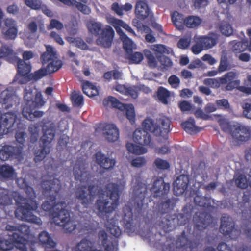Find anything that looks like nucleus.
<instances>
[{
  "label": "nucleus",
  "mask_w": 251,
  "mask_h": 251,
  "mask_svg": "<svg viewBox=\"0 0 251 251\" xmlns=\"http://www.w3.org/2000/svg\"><path fill=\"white\" fill-rule=\"evenodd\" d=\"M170 184L165 183L162 177L157 178L154 181L151 191L154 193V197H159L157 205V214L159 217L158 225L166 233L169 232L176 228L177 226L187 225L181 235L178 236L176 246L173 243L168 244L166 247L167 251H193L197 248L199 242L191 240L192 226L189 221L191 219L195 208L191 204H187L182 209V212L176 215H171L169 212L175 205L173 200L167 199V195L170 191Z\"/></svg>",
  "instance_id": "obj_1"
},
{
  "label": "nucleus",
  "mask_w": 251,
  "mask_h": 251,
  "mask_svg": "<svg viewBox=\"0 0 251 251\" xmlns=\"http://www.w3.org/2000/svg\"><path fill=\"white\" fill-rule=\"evenodd\" d=\"M19 187L25 190L28 198H25L17 191L13 192V197L18 207L15 211V216L23 221L40 226L41 219L33 214L32 212L37 210L38 204L35 199L36 194L34 189L29 186L25 178H19L17 180Z\"/></svg>",
  "instance_id": "obj_2"
},
{
  "label": "nucleus",
  "mask_w": 251,
  "mask_h": 251,
  "mask_svg": "<svg viewBox=\"0 0 251 251\" xmlns=\"http://www.w3.org/2000/svg\"><path fill=\"white\" fill-rule=\"evenodd\" d=\"M43 194L47 201L41 205L42 208L46 211H50L53 209L51 213L52 222L53 223V214L55 211H59L62 208L66 209L67 204L60 194L61 185L57 179L54 178L51 180H44L42 182Z\"/></svg>",
  "instance_id": "obj_3"
},
{
  "label": "nucleus",
  "mask_w": 251,
  "mask_h": 251,
  "mask_svg": "<svg viewBox=\"0 0 251 251\" xmlns=\"http://www.w3.org/2000/svg\"><path fill=\"white\" fill-rule=\"evenodd\" d=\"M147 193V185L138 181L133 186L132 196L130 202L131 207L125 206L123 209V220L126 224L130 225L133 220V213L139 215L144 212L148 208V203L145 202Z\"/></svg>",
  "instance_id": "obj_4"
},
{
  "label": "nucleus",
  "mask_w": 251,
  "mask_h": 251,
  "mask_svg": "<svg viewBox=\"0 0 251 251\" xmlns=\"http://www.w3.org/2000/svg\"><path fill=\"white\" fill-rule=\"evenodd\" d=\"M105 191L101 194L104 195L105 193L109 199L99 198L95 203L96 209L98 211L99 217L112 212L119 203L120 196L119 186L116 183H110L105 186Z\"/></svg>",
  "instance_id": "obj_5"
},
{
  "label": "nucleus",
  "mask_w": 251,
  "mask_h": 251,
  "mask_svg": "<svg viewBox=\"0 0 251 251\" xmlns=\"http://www.w3.org/2000/svg\"><path fill=\"white\" fill-rule=\"evenodd\" d=\"M102 25L100 22H91L87 25L89 31L98 38L96 43L104 48L111 47L115 32L113 28L109 25H106L102 28Z\"/></svg>",
  "instance_id": "obj_6"
},
{
  "label": "nucleus",
  "mask_w": 251,
  "mask_h": 251,
  "mask_svg": "<svg viewBox=\"0 0 251 251\" xmlns=\"http://www.w3.org/2000/svg\"><path fill=\"white\" fill-rule=\"evenodd\" d=\"M43 135L41 138L42 145L35 150L34 158L35 162H40L50 153L51 146L50 144L54 139L55 130L53 127L45 126L43 127Z\"/></svg>",
  "instance_id": "obj_7"
},
{
  "label": "nucleus",
  "mask_w": 251,
  "mask_h": 251,
  "mask_svg": "<svg viewBox=\"0 0 251 251\" xmlns=\"http://www.w3.org/2000/svg\"><path fill=\"white\" fill-rule=\"evenodd\" d=\"M98 189V186L94 184L80 186L76 189L75 198L84 208H88L93 203Z\"/></svg>",
  "instance_id": "obj_8"
},
{
  "label": "nucleus",
  "mask_w": 251,
  "mask_h": 251,
  "mask_svg": "<svg viewBox=\"0 0 251 251\" xmlns=\"http://www.w3.org/2000/svg\"><path fill=\"white\" fill-rule=\"evenodd\" d=\"M30 233V227L25 224L17 226V232H13L9 239L12 244L20 251H28L26 247L27 240L24 236H28Z\"/></svg>",
  "instance_id": "obj_9"
},
{
  "label": "nucleus",
  "mask_w": 251,
  "mask_h": 251,
  "mask_svg": "<svg viewBox=\"0 0 251 251\" xmlns=\"http://www.w3.org/2000/svg\"><path fill=\"white\" fill-rule=\"evenodd\" d=\"M53 223L55 225L62 226L66 233H71L76 228V225L70 220V213L66 209L55 211L53 214Z\"/></svg>",
  "instance_id": "obj_10"
},
{
  "label": "nucleus",
  "mask_w": 251,
  "mask_h": 251,
  "mask_svg": "<svg viewBox=\"0 0 251 251\" xmlns=\"http://www.w3.org/2000/svg\"><path fill=\"white\" fill-rule=\"evenodd\" d=\"M220 231L225 236H228L232 239H236L240 234V231L235 227V224L231 217L224 215L221 218Z\"/></svg>",
  "instance_id": "obj_11"
},
{
  "label": "nucleus",
  "mask_w": 251,
  "mask_h": 251,
  "mask_svg": "<svg viewBox=\"0 0 251 251\" xmlns=\"http://www.w3.org/2000/svg\"><path fill=\"white\" fill-rule=\"evenodd\" d=\"M17 119L15 112H8L2 114L0 111V135L7 134L11 131Z\"/></svg>",
  "instance_id": "obj_12"
},
{
  "label": "nucleus",
  "mask_w": 251,
  "mask_h": 251,
  "mask_svg": "<svg viewBox=\"0 0 251 251\" xmlns=\"http://www.w3.org/2000/svg\"><path fill=\"white\" fill-rule=\"evenodd\" d=\"M213 220V217L208 212H195L193 216L194 230L202 231L209 226Z\"/></svg>",
  "instance_id": "obj_13"
},
{
  "label": "nucleus",
  "mask_w": 251,
  "mask_h": 251,
  "mask_svg": "<svg viewBox=\"0 0 251 251\" xmlns=\"http://www.w3.org/2000/svg\"><path fill=\"white\" fill-rule=\"evenodd\" d=\"M98 128L102 131L103 136L109 142H116L119 138V129L113 124L100 123Z\"/></svg>",
  "instance_id": "obj_14"
},
{
  "label": "nucleus",
  "mask_w": 251,
  "mask_h": 251,
  "mask_svg": "<svg viewBox=\"0 0 251 251\" xmlns=\"http://www.w3.org/2000/svg\"><path fill=\"white\" fill-rule=\"evenodd\" d=\"M231 136L237 143L247 142L251 137V129L248 126L236 123V126L232 133Z\"/></svg>",
  "instance_id": "obj_15"
},
{
  "label": "nucleus",
  "mask_w": 251,
  "mask_h": 251,
  "mask_svg": "<svg viewBox=\"0 0 251 251\" xmlns=\"http://www.w3.org/2000/svg\"><path fill=\"white\" fill-rule=\"evenodd\" d=\"M24 97L25 103L24 106L40 108L43 106L46 102L40 92L37 93L34 97L32 91H26Z\"/></svg>",
  "instance_id": "obj_16"
},
{
  "label": "nucleus",
  "mask_w": 251,
  "mask_h": 251,
  "mask_svg": "<svg viewBox=\"0 0 251 251\" xmlns=\"http://www.w3.org/2000/svg\"><path fill=\"white\" fill-rule=\"evenodd\" d=\"M22 147L10 145H4L0 147V159L6 161L12 158H18L22 156Z\"/></svg>",
  "instance_id": "obj_17"
},
{
  "label": "nucleus",
  "mask_w": 251,
  "mask_h": 251,
  "mask_svg": "<svg viewBox=\"0 0 251 251\" xmlns=\"http://www.w3.org/2000/svg\"><path fill=\"white\" fill-rule=\"evenodd\" d=\"M1 33L3 38L6 40H13L17 36L18 29L16 22L11 19H7L4 21V25L2 27Z\"/></svg>",
  "instance_id": "obj_18"
},
{
  "label": "nucleus",
  "mask_w": 251,
  "mask_h": 251,
  "mask_svg": "<svg viewBox=\"0 0 251 251\" xmlns=\"http://www.w3.org/2000/svg\"><path fill=\"white\" fill-rule=\"evenodd\" d=\"M190 182L188 175H181L179 176L173 183L174 193L176 196L184 194L187 190Z\"/></svg>",
  "instance_id": "obj_19"
},
{
  "label": "nucleus",
  "mask_w": 251,
  "mask_h": 251,
  "mask_svg": "<svg viewBox=\"0 0 251 251\" xmlns=\"http://www.w3.org/2000/svg\"><path fill=\"white\" fill-rule=\"evenodd\" d=\"M133 141L141 145L151 147L152 145L151 134L143 128L136 129L133 134Z\"/></svg>",
  "instance_id": "obj_20"
},
{
  "label": "nucleus",
  "mask_w": 251,
  "mask_h": 251,
  "mask_svg": "<svg viewBox=\"0 0 251 251\" xmlns=\"http://www.w3.org/2000/svg\"><path fill=\"white\" fill-rule=\"evenodd\" d=\"M237 75L233 71L227 72L223 77L220 78L219 82L222 84H227L226 89L227 90H232L239 86L240 81L236 80Z\"/></svg>",
  "instance_id": "obj_21"
},
{
  "label": "nucleus",
  "mask_w": 251,
  "mask_h": 251,
  "mask_svg": "<svg viewBox=\"0 0 251 251\" xmlns=\"http://www.w3.org/2000/svg\"><path fill=\"white\" fill-rule=\"evenodd\" d=\"M96 163L102 168L109 170L113 168L116 164L114 159H111L107 157L101 151L97 152L95 154Z\"/></svg>",
  "instance_id": "obj_22"
},
{
  "label": "nucleus",
  "mask_w": 251,
  "mask_h": 251,
  "mask_svg": "<svg viewBox=\"0 0 251 251\" xmlns=\"http://www.w3.org/2000/svg\"><path fill=\"white\" fill-rule=\"evenodd\" d=\"M16 99L13 92L8 89L2 91L0 94V102L6 109L11 108L16 103Z\"/></svg>",
  "instance_id": "obj_23"
},
{
  "label": "nucleus",
  "mask_w": 251,
  "mask_h": 251,
  "mask_svg": "<svg viewBox=\"0 0 251 251\" xmlns=\"http://www.w3.org/2000/svg\"><path fill=\"white\" fill-rule=\"evenodd\" d=\"M191 196L193 197L196 206L202 208H210L211 206L212 200L211 198L203 197L200 195L199 190H193L191 192Z\"/></svg>",
  "instance_id": "obj_24"
},
{
  "label": "nucleus",
  "mask_w": 251,
  "mask_h": 251,
  "mask_svg": "<svg viewBox=\"0 0 251 251\" xmlns=\"http://www.w3.org/2000/svg\"><path fill=\"white\" fill-rule=\"evenodd\" d=\"M75 178L81 182H87L90 179L91 176L89 173L86 170L84 165L75 164L73 169Z\"/></svg>",
  "instance_id": "obj_25"
},
{
  "label": "nucleus",
  "mask_w": 251,
  "mask_h": 251,
  "mask_svg": "<svg viewBox=\"0 0 251 251\" xmlns=\"http://www.w3.org/2000/svg\"><path fill=\"white\" fill-rule=\"evenodd\" d=\"M158 125H156V128L157 130L156 136L164 137L170 132V127L171 125V121L169 118L166 116L161 117L158 120Z\"/></svg>",
  "instance_id": "obj_26"
},
{
  "label": "nucleus",
  "mask_w": 251,
  "mask_h": 251,
  "mask_svg": "<svg viewBox=\"0 0 251 251\" xmlns=\"http://www.w3.org/2000/svg\"><path fill=\"white\" fill-rule=\"evenodd\" d=\"M13 56L15 60L17 61V73L20 75H29L32 68L30 62H26L25 60L19 59L15 55H13V54L9 58L12 57Z\"/></svg>",
  "instance_id": "obj_27"
},
{
  "label": "nucleus",
  "mask_w": 251,
  "mask_h": 251,
  "mask_svg": "<svg viewBox=\"0 0 251 251\" xmlns=\"http://www.w3.org/2000/svg\"><path fill=\"white\" fill-rule=\"evenodd\" d=\"M109 23L115 28L117 33L119 30L124 32L121 27L126 29L129 33L136 36V33L131 27L127 24L124 23L122 20L118 19L115 18H111L109 20Z\"/></svg>",
  "instance_id": "obj_28"
},
{
  "label": "nucleus",
  "mask_w": 251,
  "mask_h": 251,
  "mask_svg": "<svg viewBox=\"0 0 251 251\" xmlns=\"http://www.w3.org/2000/svg\"><path fill=\"white\" fill-rule=\"evenodd\" d=\"M15 172L13 167L9 165H0V179L1 180H13Z\"/></svg>",
  "instance_id": "obj_29"
},
{
  "label": "nucleus",
  "mask_w": 251,
  "mask_h": 251,
  "mask_svg": "<svg viewBox=\"0 0 251 251\" xmlns=\"http://www.w3.org/2000/svg\"><path fill=\"white\" fill-rule=\"evenodd\" d=\"M135 11L137 17L141 20L146 19L150 14V9L148 4L141 0L137 2Z\"/></svg>",
  "instance_id": "obj_30"
},
{
  "label": "nucleus",
  "mask_w": 251,
  "mask_h": 251,
  "mask_svg": "<svg viewBox=\"0 0 251 251\" xmlns=\"http://www.w3.org/2000/svg\"><path fill=\"white\" fill-rule=\"evenodd\" d=\"M183 129L188 133L194 135L200 132L203 128L196 126L194 118H190L181 124Z\"/></svg>",
  "instance_id": "obj_31"
},
{
  "label": "nucleus",
  "mask_w": 251,
  "mask_h": 251,
  "mask_svg": "<svg viewBox=\"0 0 251 251\" xmlns=\"http://www.w3.org/2000/svg\"><path fill=\"white\" fill-rule=\"evenodd\" d=\"M36 108H31V107L23 106L22 109V114L26 119L33 121L34 118H39L43 116L44 112L42 111L33 110Z\"/></svg>",
  "instance_id": "obj_32"
},
{
  "label": "nucleus",
  "mask_w": 251,
  "mask_h": 251,
  "mask_svg": "<svg viewBox=\"0 0 251 251\" xmlns=\"http://www.w3.org/2000/svg\"><path fill=\"white\" fill-rule=\"evenodd\" d=\"M46 50L41 56V60L43 65L56 59V53L54 49L50 45H46Z\"/></svg>",
  "instance_id": "obj_33"
},
{
  "label": "nucleus",
  "mask_w": 251,
  "mask_h": 251,
  "mask_svg": "<svg viewBox=\"0 0 251 251\" xmlns=\"http://www.w3.org/2000/svg\"><path fill=\"white\" fill-rule=\"evenodd\" d=\"M213 33L209 34L208 36L198 37L199 42L202 44L204 49H209L214 46L217 43L216 38Z\"/></svg>",
  "instance_id": "obj_34"
},
{
  "label": "nucleus",
  "mask_w": 251,
  "mask_h": 251,
  "mask_svg": "<svg viewBox=\"0 0 251 251\" xmlns=\"http://www.w3.org/2000/svg\"><path fill=\"white\" fill-rule=\"evenodd\" d=\"M13 196H10L9 191L0 187V205H10L13 204Z\"/></svg>",
  "instance_id": "obj_35"
},
{
  "label": "nucleus",
  "mask_w": 251,
  "mask_h": 251,
  "mask_svg": "<svg viewBox=\"0 0 251 251\" xmlns=\"http://www.w3.org/2000/svg\"><path fill=\"white\" fill-rule=\"evenodd\" d=\"M82 90L83 93L89 97L99 94V90L96 86L88 81H85L82 83Z\"/></svg>",
  "instance_id": "obj_36"
},
{
  "label": "nucleus",
  "mask_w": 251,
  "mask_h": 251,
  "mask_svg": "<svg viewBox=\"0 0 251 251\" xmlns=\"http://www.w3.org/2000/svg\"><path fill=\"white\" fill-rule=\"evenodd\" d=\"M219 124L224 132L229 133L231 135H232V133L235 130L236 126V124H233L226 118L219 119Z\"/></svg>",
  "instance_id": "obj_37"
},
{
  "label": "nucleus",
  "mask_w": 251,
  "mask_h": 251,
  "mask_svg": "<svg viewBox=\"0 0 251 251\" xmlns=\"http://www.w3.org/2000/svg\"><path fill=\"white\" fill-rule=\"evenodd\" d=\"M230 44L232 46V51L235 53H239L247 49L248 39H244L242 41L238 42L232 41L230 42Z\"/></svg>",
  "instance_id": "obj_38"
},
{
  "label": "nucleus",
  "mask_w": 251,
  "mask_h": 251,
  "mask_svg": "<svg viewBox=\"0 0 251 251\" xmlns=\"http://www.w3.org/2000/svg\"><path fill=\"white\" fill-rule=\"evenodd\" d=\"M171 19L174 25L179 29H181L185 25V18L182 14L174 11L171 14Z\"/></svg>",
  "instance_id": "obj_39"
},
{
  "label": "nucleus",
  "mask_w": 251,
  "mask_h": 251,
  "mask_svg": "<svg viewBox=\"0 0 251 251\" xmlns=\"http://www.w3.org/2000/svg\"><path fill=\"white\" fill-rule=\"evenodd\" d=\"M40 242L47 248H54L56 243L51 238L49 234L46 231H43L39 235Z\"/></svg>",
  "instance_id": "obj_40"
},
{
  "label": "nucleus",
  "mask_w": 251,
  "mask_h": 251,
  "mask_svg": "<svg viewBox=\"0 0 251 251\" xmlns=\"http://www.w3.org/2000/svg\"><path fill=\"white\" fill-rule=\"evenodd\" d=\"M94 243L86 238L82 239L75 248V251H92L94 249Z\"/></svg>",
  "instance_id": "obj_41"
},
{
  "label": "nucleus",
  "mask_w": 251,
  "mask_h": 251,
  "mask_svg": "<svg viewBox=\"0 0 251 251\" xmlns=\"http://www.w3.org/2000/svg\"><path fill=\"white\" fill-rule=\"evenodd\" d=\"M126 147L129 152L136 155L143 154L147 152V148L132 143H127Z\"/></svg>",
  "instance_id": "obj_42"
},
{
  "label": "nucleus",
  "mask_w": 251,
  "mask_h": 251,
  "mask_svg": "<svg viewBox=\"0 0 251 251\" xmlns=\"http://www.w3.org/2000/svg\"><path fill=\"white\" fill-rule=\"evenodd\" d=\"M62 66V62L60 60H54L47 63L45 70H47L48 74L53 73L57 71Z\"/></svg>",
  "instance_id": "obj_43"
},
{
  "label": "nucleus",
  "mask_w": 251,
  "mask_h": 251,
  "mask_svg": "<svg viewBox=\"0 0 251 251\" xmlns=\"http://www.w3.org/2000/svg\"><path fill=\"white\" fill-rule=\"evenodd\" d=\"M201 19L198 16H189L185 18V26L188 28H195L201 23Z\"/></svg>",
  "instance_id": "obj_44"
},
{
  "label": "nucleus",
  "mask_w": 251,
  "mask_h": 251,
  "mask_svg": "<svg viewBox=\"0 0 251 251\" xmlns=\"http://www.w3.org/2000/svg\"><path fill=\"white\" fill-rule=\"evenodd\" d=\"M118 34L120 36L121 40L123 43V48L126 50H131L132 49L133 41L127 37L124 33L120 30L118 31Z\"/></svg>",
  "instance_id": "obj_45"
},
{
  "label": "nucleus",
  "mask_w": 251,
  "mask_h": 251,
  "mask_svg": "<svg viewBox=\"0 0 251 251\" xmlns=\"http://www.w3.org/2000/svg\"><path fill=\"white\" fill-rule=\"evenodd\" d=\"M157 96L162 103L167 104L168 103V99L170 96V93L166 88L160 87L157 91Z\"/></svg>",
  "instance_id": "obj_46"
},
{
  "label": "nucleus",
  "mask_w": 251,
  "mask_h": 251,
  "mask_svg": "<svg viewBox=\"0 0 251 251\" xmlns=\"http://www.w3.org/2000/svg\"><path fill=\"white\" fill-rule=\"evenodd\" d=\"M234 178L235 184L238 187L241 189H246L248 187L249 181L244 175L237 174Z\"/></svg>",
  "instance_id": "obj_47"
},
{
  "label": "nucleus",
  "mask_w": 251,
  "mask_h": 251,
  "mask_svg": "<svg viewBox=\"0 0 251 251\" xmlns=\"http://www.w3.org/2000/svg\"><path fill=\"white\" fill-rule=\"evenodd\" d=\"M143 129L147 131L152 132L155 135L157 133L156 125H154L153 120L151 118H146L142 123Z\"/></svg>",
  "instance_id": "obj_48"
},
{
  "label": "nucleus",
  "mask_w": 251,
  "mask_h": 251,
  "mask_svg": "<svg viewBox=\"0 0 251 251\" xmlns=\"http://www.w3.org/2000/svg\"><path fill=\"white\" fill-rule=\"evenodd\" d=\"M230 69V65L227 55L226 54L222 55L218 68V72L222 73Z\"/></svg>",
  "instance_id": "obj_49"
},
{
  "label": "nucleus",
  "mask_w": 251,
  "mask_h": 251,
  "mask_svg": "<svg viewBox=\"0 0 251 251\" xmlns=\"http://www.w3.org/2000/svg\"><path fill=\"white\" fill-rule=\"evenodd\" d=\"M28 131L30 134V142L33 143L36 142L37 141L39 136V126L37 124H31L28 126Z\"/></svg>",
  "instance_id": "obj_50"
},
{
  "label": "nucleus",
  "mask_w": 251,
  "mask_h": 251,
  "mask_svg": "<svg viewBox=\"0 0 251 251\" xmlns=\"http://www.w3.org/2000/svg\"><path fill=\"white\" fill-rule=\"evenodd\" d=\"M144 52L149 67L151 68H156L157 66V62L151 52L149 50H145Z\"/></svg>",
  "instance_id": "obj_51"
},
{
  "label": "nucleus",
  "mask_w": 251,
  "mask_h": 251,
  "mask_svg": "<svg viewBox=\"0 0 251 251\" xmlns=\"http://www.w3.org/2000/svg\"><path fill=\"white\" fill-rule=\"evenodd\" d=\"M67 40L81 50H87L88 48L87 44L80 38L68 37Z\"/></svg>",
  "instance_id": "obj_52"
},
{
  "label": "nucleus",
  "mask_w": 251,
  "mask_h": 251,
  "mask_svg": "<svg viewBox=\"0 0 251 251\" xmlns=\"http://www.w3.org/2000/svg\"><path fill=\"white\" fill-rule=\"evenodd\" d=\"M48 73L45 68H41L37 71L34 72V73H30L29 76L31 79L35 81L38 80L44 76L47 75Z\"/></svg>",
  "instance_id": "obj_53"
},
{
  "label": "nucleus",
  "mask_w": 251,
  "mask_h": 251,
  "mask_svg": "<svg viewBox=\"0 0 251 251\" xmlns=\"http://www.w3.org/2000/svg\"><path fill=\"white\" fill-rule=\"evenodd\" d=\"M153 165L159 170H167L170 167L169 163L167 161L160 158H156L154 161Z\"/></svg>",
  "instance_id": "obj_54"
},
{
  "label": "nucleus",
  "mask_w": 251,
  "mask_h": 251,
  "mask_svg": "<svg viewBox=\"0 0 251 251\" xmlns=\"http://www.w3.org/2000/svg\"><path fill=\"white\" fill-rule=\"evenodd\" d=\"M126 109V118L130 121L131 124H133L135 121V113L133 105H128Z\"/></svg>",
  "instance_id": "obj_55"
},
{
  "label": "nucleus",
  "mask_w": 251,
  "mask_h": 251,
  "mask_svg": "<svg viewBox=\"0 0 251 251\" xmlns=\"http://www.w3.org/2000/svg\"><path fill=\"white\" fill-rule=\"evenodd\" d=\"M157 60L164 66V68L171 67L173 63L171 60L163 54H156Z\"/></svg>",
  "instance_id": "obj_56"
},
{
  "label": "nucleus",
  "mask_w": 251,
  "mask_h": 251,
  "mask_svg": "<svg viewBox=\"0 0 251 251\" xmlns=\"http://www.w3.org/2000/svg\"><path fill=\"white\" fill-rule=\"evenodd\" d=\"M221 33L226 36H230L233 33V29L231 25L227 23H222L220 27Z\"/></svg>",
  "instance_id": "obj_57"
},
{
  "label": "nucleus",
  "mask_w": 251,
  "mask_h": 251,
  "mask_svg": "<svg viewBox=\"0 0 251 251\" xmlns=\"http://www.w3.org/2000/svg\"><path fill=\"white\" fill-rule=\"evenodd\" d=\"M25 4L31 9L34 10L40 9L42 2L40 0H24Z\"/></svg>",
  "instance_id": "obj_58"
},
{
  "label": "nucleus",
  "mask_w": 251,
  "mask_h": 251,
  "mask_svg": "<svg viewBox=\"0 0 251 251\" xmlns=\"http://www.w3.org/2000/svg\"><path fill=\"white\" fill-rule=\"evenodd\" d=\"M72 101L75 106L79 107L82 106L84 101L83 97L79 94H73L72 96Z\"/></svg>",
  "instance_id": "obj_59"
},
{
  "label": "nucleus",
  "mask_w": 251,
  "mask_h": 251,
  "mask_svg": "<svg viewBox=\"0 0 251 251\" xmlns=\"http://www.w3.org/2000/svg\"><path fill=\"white\" fill-rule=\"evenodd\" d=\"M26 137V134L25 132H17L15 134V138L19 145L15 146L16 147H22V151L23 150V147L25 142V139Z\"/></svg>",
  "instance_id": "obj_60"
},
{
  "label": "nucleus",
  "mask_w": 251,
  "mask_h": 251,
  "mask_svg": "<svg viewBox=\"0 0 251 251\" xmlns=\"http://www.w3.org/2000/svg\"><path fill=\"white\" fill-rule=\"evenodd\" d=\"M242 107L243 109V115L245 117L251 119V101L244 102Z\"/></svg>",
  "instance_id": "obj_61"
},
{
  "label": "nucleus",
  "mask_w": 251,
  "mask_h": 251,
  "mask_svg": "<svg viewBox=\"0 0 251 251\" xmlns=\"http://www.w3.org/2000/svg\"><path fill=\"white\" fill-rule=\"evenodd\" d=\"M128 58L132 63L138 64L143 59V55L141 52H136L130 54Z\"/></svg>",
  "instance_id": "obj_62"
},
{
  "label": "nucleus",
  "mask_w": 251,
  "mask_h": 251,
  "mask_svg": "<svg viewBox=\"0 0 251 251\" xmlns=\"http://www.w3.org/2000/svg\"><path fill=\"white\" fill-rule=\"evenodd\" d=\"M191 41L190 37L181 38L177 43V47L181 49H186L190 46Z\"/></svg>",
  "instance_id": "obj_63"
},
{
  "label": "nucleus",
  "mask_w": 251,
  "mask_h": 251,
  "mask_svg": "<svg viewBox=\"0 0 251 251\" xmlns=\"http://www.w3.org/2000/svg\"><path fill=\"white\" fill-rule=\"evenodd\" d=\"M137 86L127 87L125 95L130 96L132 98L136 99L137 98L138 94L137 91Z\"/></svg>",
  "instance_id": "obj_64"
}]
</instances>
